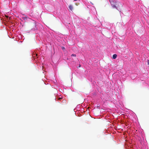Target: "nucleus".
I'll return each instance as SVG.
<instances>
[{"instance_id":"5","label":"nucleus","mask_w":149,"mask_h":149,"mask_svg":"<svg viewBox=\"0 0 149 149\" xmlns=\"http://www.w3.org/2000/svg\"><path fill=\"white\" fill-rule=\"evenodd\" d=\"M147 63H148V65H149V60H147Z\"/></svg>"},{"instance_id":"6","label":"nucleus","mask_w":149,"mask_h":149,"mask_svg":"<svg viewBox=\"0 0 149 149\" xmlns=\"http://www.w3.org/2000/svg\"><path fill=\"white\" fill-rule=\"evenodd\" d=\"M65 49L64 47H62V49Z\"/></svg>"},{"instance_id":"4","label":"nucleus","mask_w":149,"mask_h":149,"mask_svg":"<svg viewBox=\"0 0 149 149\" xmlns=\"http://www.w3.org/2000/svg\"><path fill=\"white\" fill-rule=\"evenodd\" d=\"M71 56H76V55L75 54H72Z\"/></svg>"},{"instance_id":"9","label":"nucleus","mask_w":149,"mask_h":149,"mask_svg":"<svg viewBox=\"0 0 149 149\" xmlns=\"http://www.w3.org/2000/svg\"><path fill=\"white\" fill-rule=\"evenodd\" d=\"M77 0H74V1H77Z\"/></svg>"},{"instance_id":"3","label":"nucleus","mask_w":149,"mask_h":149,"mask_svg":"<svg viewBox=\"0 0 149 149\" xmlns=\"http://www.w3.org/2000/svg\"><path fill=\"white\" fill-rule=\"evenodd\" d=\"M117 56V55L116 54H113V58L114 59H116Z\"/></svg>"},{"instance_id":"1","label":"nucleus","mask_w":149,"mask_h":149,"mask_svg":"<svg viewBox=\"0 0 149 149\" xmlns=\"http://www.w3.org/2000/svg\"><path fill=\"white\" fill-rule=\"evenodd\" d=\"M109 1L113 8H117L116 6V5H117V2L114 1L113 0H109Z\"/></svg>"},{"instance_id":"7","label":"nucleus","mask_w":149,"mask_h":149,"mask_svg":"<svg viewBox=\"0 0 149 149\" xmlns=\"http://www.w3.org/2000/svg\"><path fill=\"white\" fill-rule=\"evenodd\" d=\"M119 3V4H120V5H121V3H119H119Z\"/></svg>"},{"instance_id":"8","label":"nucleus","mask_w":149,"mask_h":149,"mask_svg":"<svg viewBox=\"0 0 149 149\" xmlns=\"http://www.w3.org/2000/svg\"><path fill=\"white\" fill-rule=\"evenodd\" d=\"M80 66H81V65H79V67H80Z\"/></svg>"},{"instance_id":"2","label":"nucleus","mask_w":149,"mask_h":149,"mask_svg":"<svg viewBox=\"0 0 149 149\" xmlns=\"http://www.w3.org/2000/svg\"><path fill=\"white\" fill-rule=\"evenodd\" d=\"M69 10L71 11H72L73 8L72 6L71 5H70L69 6Z\"/></svg>"}]
</instances>
